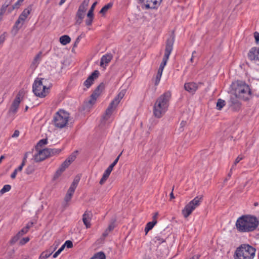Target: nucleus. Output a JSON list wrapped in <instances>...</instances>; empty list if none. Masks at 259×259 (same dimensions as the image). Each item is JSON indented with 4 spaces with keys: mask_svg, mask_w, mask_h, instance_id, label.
I'll return each instance as SVG.
<instances>
[{
    "mask_svg": "<svg viewBox=\"0 0 259 259\" xmlns=\"http://www.w3.org/2000/svg\"><path fill=\"white\" fill-rule=\"evenodd\" d=\"M258 225V219L251 215H243L237 219L235 223L236 229L241 233L253 232Z\"/></svg>",
    "mask_w": 259,
    "mask_h": 259,
    "instance_id": "obj_1",
    "label": "nucleus"
},
{
    "mask_svg": "<svg viewBox=\"0 0 259 259\" xmlns=\"http://www.w3.org/2000/svg\"><path fill=\"white\" fill-rule=\"evenodd\" d=\"M171 98V92L167 91L156 100L153 108V114L156 118H160L165 114L168 110Z\"/></svg>",
    "mask_w": 259,
    "mask_h": 259,
    "instance_id": "obj_2",
    "label": "nucleus"
},
{
    "mask_svg": "<svg viewBox=\"0 0 259 259\" xmlns=\"http://www.w3.org/2000/svg\"><path fill=\"white\" fill-rule=\"evenodd\" d=\"M174 41L175 39L174 37H170L167 39L166 41L165 53L162 59V62L160 64L155 77L153 78V81L155 85L156 86L158 85L160 82L163 69L166 65L169 56L173 50Z\"/></svg>",
    "mask_w": 259,
    "mask_h": 259,
    "instance_id": "obj_3",
    "label": "nucleus"
},
{
    "mask_svg": "<svg viewBox=\"0 0 259 259\" xmlns=\"http://www.w3.org/2000/svg\"><path fill=\"white\" fill-rule=\"evenodd\" d=\"M255 249L248 244H243L237 248L234 259H253L255 256Z\"/></svg>",
    "mask_w": 259,
    "mask_h": 259,
    "instance_id": "obj_4",
    "label": "nucleus"
},
{
    "mask_svg": "<svg viewBox=\"0 0 259 259\" xmlns=\"http://www.w3.org/2000/svg\"><path fill=\"white\" fill-rule=\"evenodd\" d=\"M47 80L44 78H36L32 86L33 92L39 98L46 97L50 92V87L46 84Z\"/></svg>",
    "mask_w": 259,
    "mask_h": 259,
    "instance_id": "obj_5",
    "label": "nucleus"
},
{
    "mask_svg": "<svg viewBox=\"0 0 259 259\" xmlns=\"http://www.w3.org/2000/svg\"><path fill=\"white\" fill-rule=\"evenodd\" d=\"M126 90H121L118 94L111 101L103 116V119L104 120L108 121L111 119L114 111L124 96Z\"/></svg>",
    "mask_w": 259,
    "mask_h": 259,
    "instance_id": "obj_6",
    "label": "nucleus"
},
{
    "mask_svg": "<svg viewBox=\"0 0 259 259\" xmlns=\"http://www.w3.org/2000/svg\"><path fill=\"white\" fill-rule=\"evenodd\" d=\"M69 119V114L64 110L60 109L54 116V124L56 127L63 128L67 126Z\"/></svg>",
    "mask_w": 259,
    "mask_h": 259,
    "instance_id": "obj_7",
    "label": "nucleus"
},
{
    "mask_svg": "<svg viewBox=\"0 0 259 259\" xmlns=\"http://www.w3.org/2000/svg\"><path fill=\"white\" fill-rule=\"evenodd\" d=\"M203 200L202 196H197L189 202L182 211L184 217L187 218L198 207Z\"/></svg>",
    "mask_w": 259,
    "mask_h": 259,
    "instance_id": "obj_8",
    "label": "nucleus"
},
{
    "mask_svg": "<svg viewBox=\"0 0 259 259\" xmlns=\"http://www.w3.org/2000/svg\"><path fill=\"white\" fill-rule=\"evenodd\" d=\"M235 95L243 100H248L251 97L249 87L245 83L238 84L235 89Z\"/></svg>",
    "mask_w": 259,
    "mask_h": 259,
    "instance_id": "obj_9",
    "label": "nucleus"
},
{
    "mask_svg": "<svg viewBox=\"0 0 259 259\" xmlns=\"http://www.w3.org/2000/svg\"><path fill=\"white\" fill-rule=\"evenodd\" d=\"M24 97V91H20L17 94L16 98L13 101L9 110V114L10 115H15L18 111L19 105L21 101L23 100Z\"/></svg>",
    "mask_w": 259,
    "mask_h": 259,
    "instance_id": "obj_10",
    "label": "nucleus"
},
{
    "mask_svg": "<svg viewBox=\"0 0 259 259\" xmlns=\"http://www.w3.org/2000/svg\"><path fill=\"white\" fill-rule=\"evenodd\" d=\"M162 0H138V3L141 4L145 9H157L160 5Z\"/></svg>",
    "mask_w": 259,
    "mask_h": 259,
    "instance_id": "obj_11",
    "label": "nucleus"
},
{
    "mask_svg": "<svg viewBox=\"0 0 259 259\" xmlns=\"http://www.w3.org/2000/svg\"><path fill=\"white\" fill-rule=\"evenodd\" d=\"M31 10L32 9L31 6L25 9L19 16L18 20L16 21L14 27L16 28L17 30L20 29L23 25L25 20L30 14Z\"/></svg>",
    "mask_w": 259,
    "mask_h": 259,
    "instance_id": "obj_12",
    "label": "nucleus"
},
{
    "mask_svg": "<svg viewBox=\"0 0 259 259\" xmlns=\"http://www.w3.org/2000/svg\"><path fill=\"white\" fill-rule=\"evenodd\" d=\"M103 89L104 85L102 84H100L91 95L90 99L88 102V104L90 105L91 106L94 105L97 101V99L101 94Z\"/></svg>",
    "mask_w": 259,
    "mask_h": 259,
    "instance_id": "obj_13",
    "label": "nucleus"
},
{
    "mask_svg": "<svg viewBox=\"0 0 259 259\" xmlns=\"http://www.w3.org/2000/svg\"><path fill=\"white\" fill-rule=\"evenodd\" d=\"M51 155V151L49 149L39 150L38 153L34 156V160L36 162L41 161Z\"/></svg>",
    "mask_w": 259,
    "mask_h": 259,
    "instance_id": "obj_14",
    "label": "nucleus"
},
{
    "mask_svg": "<svg viewBox=\"0 0 259 259\" xmlns=\"http://www.w3.org/2000/svg\"><path fill=\"white\" fill-rule=\"evenodd\" d=\"M202 84V83L199 82L198 83L190 82L186 83L184 85L185 89L191 94H194L199 88V85Z\"/></svg>",
    "mask_w": 259,
    "mask_h": 259,
    "instance_id": "obj_15",
    "label": "nucleus"
},
{
    "mask_svg": "<svg viewBox=\"0 0 259 259\" xmlns=\"http://www.w3.org/2000/svg\"><path fill=\"white\" fill-rule=\"evenodd\" d=\"M99 74V72L98 70L94 71L84 81V85L87 88H89L93 84L94 80L98 77Z\"/></svg>",
    "mask_w": 259,
    "mask_h": 259,
    "instance_id": "obj_16",
    "label": "nucleus"
},
{
    "mask_svg": "<svg viewBox=\"0 0 259 259\" xmlns=\"http://www.w3.org/2000/svg\"><path fill=\"white\" fill-rule=\"evenodd\" d=\"M113 58V56L110 53H107L103 55L100 60V65L101 67L106 68Z\"/></svg>",
    "mask_w": 259,
    "mask_h": 259,
    "instance_id": "obj_17",
    "label": "nucleus"
},
{
    "mask_svg": "<svg viewBox=\"0 0 259 259\" xmlns=\"http://www.w3.org/2000/svg\"><path fill=\"white\" fill-rule=\"evenodd\" d=\"M248 57L251 61H259V48L257 47L252 48L248 52Z\"/></svg>",
    "mask_w": 259,
    "mask_h": 259,
    "instance_id": "obj_18",
    "label": "nucleus"
},
{
    "mask_svg": "<svg viewBox=\"0 0 259 259\" xmlns=\"http://www.w3.org/2000/svg\"><path fill=\"white\" fill-rule=\"evenodd\" d=\"M238 97H231L230 99V107L235 111H239L241 107V103L237 99Z\"/></svg>",
    "mask_w": 259,
    "mask_h": 259,
    "instance_id": "obj_19",
    "label": "nucleus"
},
{
    "mask_svg": "<svg viewBox=\"0 0 259 259\" xmlns=\"http://www.w3.org/2000/svg\"><path fill=\"white\" fill-rule=\"evenodd\" d=\"M92 214L90 211H85L82 215V221L86 228H90L91 226V221Z\"/></svg>",
    "mask_w": 259,
    "mask_h": 259,
    "instance_id": "obj_20",
    "label": "nucleus"
},
{
    "mask_svg": "<svg viewBox=\"0 0 259 259\" xmlns=\"http://www.w3.org/2000/svg\"><path fill=\"white\" fill-rule=\"evenodd\" d=\"M79 181V178H75L73 180V181L72 182V184H71L69 188L68 189V190L67 192V194H68L72 196H73V195L74 193V191L78 185Z\"/></svg>",
    "mask_w": 259,
    "mask_h": 259,
    "instance_id": "obj_21",
    "label": "nucleus"
},
{
    "mask_svg": "<svg viewBox=\"0 0 259 259\" xmlns=\"http://www.w3.org/2000/svg\"><path fill=\"white\" fill-rule=\"evenodd\" d=\"M85 13L83 12H80V11L77 10L76 16H75V20L76 23L79 25L82 22V20L85 16Z\"/></svg>",
    "mask_w": 259,
    "mask_h": 259,
    "instance_id": "obj_22",
    "label": "nucleus"
},
{
    "mask_svg": "<svg viewBox=\"0 0 259 259\" xmlns=\"http://www.w3.org/2000/svg\"><path fill=\"white\" fill-rule=\"evenodd\" d=\"M41 56H42V53L41 52H39L34 57L31 66L33 68H36L37 65L39 64L41 59Z\"/></svg>",
    "mask_w": 259,
    "mask_h": 259,
    "instance_id": "obj_23",
    "label": "nucleus"
},
{
    "mask_svg": "<svg viewBox=\"0 0 259 259\" xmlns=\"http://www.w3.org/2000/svg\"><path fill=\"white\" fill-rule=\"evenodd\" d=\"M89 2L90 0H83L82 3L79 6L78 10L85 13Z\"/></svg>",
    "mask_w": 259,
    "mask_h": 259,
    "instance_id": "obj_24",
    "label": "nucleus"
},
{
    "mask_svg": "<svg viewBox=\"0 0 259 259\" xmlns=\"http://www.w3.org/2000/svg\"><path fill=\"white\" fill-rule=\"evenodd\" d=\"M120 156V154L119 155H118V157L113 162V163L112 164H111L108 166V167L105 171V172L109 174V175H110L112 170H113L114 166L117 164V163L119 160Z\"/></svg>",
    "mask_w": 259,
    "mask_h": 259,
    "instance_id": "obj_25",
    "label": "nucleus"
},
{
    "mask_svg": "<svg viewBox=\"0 0 259 259\" xmlns=\"http://www.w3.org/2000/svg\"><path fill=\"white\" fill-rule=\"evenodd\" d=\"M60 43L63 45H66L71 41L70 37L67 35H64L59 38Z\"/></svg>",
    "mask_w": 259,
    "mask_h": 259,
    "instance_id": "obj_26",
    "label": "nucleus"
},
{
    "mask_svg": "<svg viewBox=\"0 0 259 259\" xmlns=\"http://www.w3.org/2000/svg\"><path fill=\"white\" fill-rule=\"evenodd\" d=\"M156 223V220H153V221L149 222L146 224L144 230L146 234H147L148 232L153 228Z\"/></svg>",
    "mask_w": 259,
    "mask_h": 259,
    "instance_id": "obj_27",
    "label": "nucleus"
},
{
    "mask_svg": "<svg viewBox=\"0 0 259 259\" xmlns=\"http://www.w3.org/2000/svg\"><path fill=\"white\" fill-rule=\"evenodd\" d=\"M57 248V246H55L54 248V249L53 251H45L42 252L41 254L40 255L39 257V259H46L48 258L50 255L52 254L53 252Z\"/></svg>",
    "mask_w": 259,
    "mask_h": 259,
    "instance_id": "obj_28",
    "label": "nucleus"
},
{
    "mask_svg": "<svg viewBox=\"0 0 259 259\" xmlns=\"http://www.w3.org/2000/svg\"><path fill=\"white\" fill-rule=\"evenodd\" d=\"M35 169V168L34 164H29L26 168L25 173L27 175H31L34 172Z\"/></svg>",
    "mask_w": 259,
    "mask_h": 259,
    "instance_id": "obj_29",
    "label": "nucleus"
},
{
    "mask_svg": "<svg viewBox=\"0 0 259 259\" xmlns=\"http://www.w3.org/2000/svg\"><path fill=\"white\" fill-rule=\"evenodd\" d=\"M27 153H26L24 155V156L23 158L22 162L21 165L18 168H17L15 169L17 172L18 171H21L22 170L24 166L26 164V162L27 161Z\"/></svg>",
    "mask_w": 259,
    "mask_h": 259,
    "instance_id": "obj_30",
    "label": "nucleus"
},
{
    "mask_svg": "<svg viewBox=\"0 0 259 259\" xmlns=\"http://www.w3.org/2000/svg\"><path fill=\"white\" fill-rule=\"evenodd\" d=\"M225 105V101L221 99H219L217 103V109L221 110Z\"/></svg>",
    "mask_w": 259,
    "mask_h": 259,
    "instance_id": "obj_31",
    "label": "nucleus"
},
{
    "mask_svg": "<svg viewBox=\"0 0 259 259\" xmlns=\"http://www.w3.org/2000/svg\"><path fill=\"white\" fill-rule=\"evenodd\" d=\"M90 259H106V256L103 252H99L95 254Z\"/></svg>",
    "mask_w": 259,
    "mask_h": 259,
    "instance_id": "obj_32",
    "label": "nucleus"
},
{
    "mask_svg": "<svg viewBox=\"0 0 259 259\" xmlns=\"http://www.w3.org/2000/svg\"><path fill=\"white\" fill-rule=\"evenodd\" d=\"M112 6V4L111 3H109L105 6H104L100 10V13L102 14H105L107 11L110 9Z\"/></svg>",
    "mask_w": 259,
    "mask_h": 259,
    "instance_id": "obj_33",
    "label": "nucleus"
},
{
    "mask_svg": "<svg viewBox=\"0 0 259 259\" xmlns=\"http://www.w3.org/2000/svg\"><path fill=\"white\" fill-rule=\"evenodd\" d=\"M48 143V140L47 139H43L40 140L36 145V149H38L39 148L45 146Z\"/></svg>",
    "mask_w": 259,
    "mask_h": 259,
    "instance_id": "obj_34",
    "label": "nucleus"
},
{
    "mask_svg": "<svg viewBox=\"0 0 259 259\" xmlns=\"http://www.w3.org/2000/svg\"><path fill=\"white\" fill-rule=\"evenodd\" d=\"M243 156L242 155H239L235 160L233 164L232 165L231 170H233L235 168V166L239 163L241 160L243 159Z\"/></svg>",
    "mask_w": 259,
    "mask_h": 259,
    "instance_id": "obj_35",
    "label": "nucleus"
},
{
    "mask_svg": "<svg viewBox=\"0 0 259 259\" xmlns=\"http://www.w3.org/2000/svg\"><path fill=\"white\" fill-rule=\"evenodd\" d=\"M11 189V186L10 185H5L3 188L0 190V194H3L6 192H9Z\"/></svg>",
    "mask_w": 259,
    "mask_h": 259,
    "instance_id": "obj_36",
    "label": "nucleus"
},
{
    "mask_svg": "<svg viewBox=\"0 0 259 259\" xmlns=\"http://www.w3.org/2000/svg\"><path fill=\"white\" fill-rule=\"evenodd\" d=\"M64 170H63L61 168H59L56 171L55 174L53 177V180H56L59 178V177L62 175Z\"/></svg>",
    "mask_w": 259,
    "mask_h": 259,
    "instance_id": "obj_37",
    "label": "nucleus"
},
{
    "mask_svg": "<svg viewBox=\"0 0 259 259\" xmlns=\"http://www.w3.org/2000/svg\"><path fill=\"white\" fill-rule=\"evenodd\" d=\"M9 6V4H7L6 3H4L1 7L0 9V14L4 15V14L5 13L7 9L8 8V6Z\"/></svg>",
    "mask_w": 259,
    "mask_h": 259,
    "instance_id": "obj_38",
    "label": "nucleus"
},
{
    "mask_svg": "<svg viewBox=\"0 0 259 259\" xmlns=\"http://www.w3.org/2000/svg\"><path fill=\"white\" fill-rule=\"evenodd\" d=\"M97 3L96 2L93 3V4L92 5L91 8H90V10L89 11V12L87 14V16H89V17L94 16L93 12H94L95 7L96 5H97Z\"/></svg>",
    "mask_w": 259,
    "mask_h": 259,
    "instance_id": "obj_39",
    "label": "nucleus"
},
{
    "mask_svg": "<svg viewBox=\"0 0 259 259\" xmlns=\"http://www.w3.org/2000/svg\"><path fill=\"white\" fill-rule=\"evenodd\" d=\"M109 176L110 175L109 174H107L106 172H105L104 171V172L102 178H101V179L100 181V182H99L100 184L103 185L106 182V181L107 180V179L108 178Z\"/></svg>",
    "mask_w": 259,
    "mask_h": 259,
    "instance_id": "obj_40",
    "label": "nucleus"
},
{
    "mask_svg": "<svg viewBox=\"0 0 259 259\" xmlns=\"http://www.w3.org/2000/svg\"><path fill=\"white\" fill-rule=\"evenodd\" d=\"M71 163L69 162V160H67L66 159L63 162V163L60 165V168H61L63 170H65L66 168H67L69 165Z\"/></svg>",
    "mask_w": 259,
    "mask_h": 259,
    "instance_id": "obj_41",
    "label": "nucleus"
},
{
    "mask_svg": "<svg viewBox=\"0 0 259 259\" xmlns=\"http://www.w3.org/2000/svg\"><path fill=\"white\" fill-rule=\"evenodd\" d=\"M154 241L158 244H161L164 241V239L160 236H156L153 239Z\"/></svg>",
    "mask_w": 259,
    "mask_h": 259,
    "instance_id": "obj_42",
    "label": "nucleus"
},
{
    "mask_svg": "<svg viewBox=\"0 0 259 259\" xmlns=\"http://www.w3.org/2000/svg\"><path fill=\"white\" fill-rule=\"evenodd\" d=\"M94 16L89 17L87 16V19L85 20V24L88 26H91L92 24Z\"/></svg>",
    "mask_w": 259,
    "mask_h": 259,
    "instance_id": "obj_43",
    "label": "nucleus"
},
{
    "mask_svg": "<svg viewBox=\"0 0 259 259\" xmlns=\"http://www.w3.org/2000/svg\"><path fill=\"white\" fill-rule=\"evenodd\" d=\"M72 197V196L66 193L64 197V201L66 203L65 206H67L68 205V203L71 200Z\"/></svg>",
    "mask_w": 259,
    "mask_h": 259,
    "instance_id": "obj_44",
    "label": "nucleus"
},
{
    "mask_svg": "<svg viewBox=\"0 0 259 259\" xmlns=\"http://www.w3.org/2000/svg\"><path fill=\"white\" fill-rule=\"evenodd\" d=\"M28 231V230L26 227H24L22 228L21 230L17 234L20 237L23 235L26 234Z\"/></svg>",
    "mask_w": 259,
    "mask_h": 259,
    "instance_id": "obj_45",
    "label": "nucleus"
},
{
    "mask_svg": "<svg viewBox=\"0 0 259 259\" xmlns=\"http://www.w3.org/2000/svg\"><path fill=\"white\" fill-rule=\"evenodd\" d=\"M24 0H18L17 2L13 6L12 10L19 8L20 3H22Z\"/></svg>",
    "mask_w": 259,
    "mask_h": 259,
    "instance_id": "obj_46",
    "label": "nucleus"
},
{
    "mask_svg": "<svg viewBox=\"0 0 259 259\" xmlns=\"http://www.w3.org/2000/svg\"><path fill=\"white\" fill-rule=\"evenodd\" d=\"M64 245H65V247L66 246L68 248H70L73 247V243L72 241L70 240L66 241Z\"/></svg>",
    "mask_w": 259,
    "mask_h": 259,
    "instance_id": "obj_47",
    "label": "nucleus"
},
{
    "mask_svg": "<svg viewBox=\"0 0 259 259\" xmlns=\"http://www.w3.org/2000/svg\"><path fill=\"white\" fill-rule=\"evenodd\" d=\"M76 158V156L74 154H72L70 155L67 159V160H69V162L71 163L72 162H73Z\"/></svg>",
    "mask_w": 259,
    "mask_h": 259,
    "instance_id": "obj_48",
    "label": "nucleus"
},
{
    "mask_svg": "<svg viewBox=\"0 0 259 259\" xmlns=\"http://www.w3.org/2000/svg\"><path fill=\"white\" fill-rule=\"evenodd\" d=\"M20 236L17 234L16 236H15L14 237H13L11 240H10V243L11 244H14L15 243V242H16L19 239Z\"/></svg>",
    "mask_w": 259,
    "mask_h": 259,
    "instance_id": "obj_49",
    "label": "nucleus"
},
{
    "mask_svg": "<svg viewBox=\"0 0 259 259\" xmlns=\"http://www.w3.org/2000/svg\"><path fill=\"white\" fill-rule=\"evenodd\" d=\"M50 151H51V154H59V153H60L61 150L60 149H50Z\"/></svg>",
    "mask_w": 259,
    "mask_h": 259,
    "instance_id": "obj_50",
    "label": "nucleus"
},
{
    "mask_svg": "<svg viewBox=\"0 0 259 259\" xmlns=\"http://www.w3.org/2000/svg\"><path fill=\"white\" fill-rule=\"evenodd\" d=\"M29 237L23 238L20 242L21 245H24L29 241Z\"/></svg>",
    "mask_w": 259,
    "mask_h": 259,
    "instance_id": "obj_51",
    "label": "nucleus"
},
{
    "mask_svg": "<svg viewBox=\"0 0 259 259\" xmlns=\"http://www.w3.org/2000/svg\"><path fill=\"white\" fill-rule=\"evenodd\" d=\"M114 228H115L114 222H112L109 224V225L108 226L107 229L108 230V231L109 232H110V231H112Z\"/></svg>",
    "mask_w": 259,
    "mask_h": 259,
    "instance_id": "obj_52",
    "label": "nucleus"
},
{
    "mask_svg": "<svg viewBox=\"0 0 259 259\" xmlns=\"http://www.w3.org/2000/svg\"><path fill=\"white\" fill-rule=\"evenodd\" d=\"M20 132L18 130H16L14 131L13 134L12 136L13 138H17L19 136Z\"/></svg>",
    "mask_w": 259,
    "mask_h": 259,
    "instance_id": "obj_53",
    "label": "nucleus"
},
{
    "mask_svg": "<svg viewBox=\"0 0 259 259\" xmlns=\"http://www.w3.org/2000/svg\"><path fill=\"white\" fill-rule=\"evenodd\" d=\"M33 222H29L25 227L28 230L29 229L33 226Z\"/></svg>",
    "mask_w": 259,
    "mask_h": 259,
    "instance_id": "obj_54",
    "label": "nucleus"
},
{
    "mask_svg": "<svg viewBox=\"0 0 259 259\" xmlns=\"http://www.w3.org/2000/svg\"><path fill=\"white\" fill-rule=\"evenodd\" d=\"M17 174V172L15 170H14L13 172L11 175V178L13 179H15L16 177Z\"/></svg>",
    "mask_w": 259,
    "mask_h": 259,
    "instance_id": "obj_55",
    "label": "nucleus"
},
{
    "mask_svg": "<svg viewBox=\"0 0 259 259\" xmlns=\"http://www.w3.org/2000/svg\"><path fill=\"white\" fill-rule=\"evenodd\" d=\"M109 233V231H108V230L106 229L103 233V236L104 237H106L108 235Z\"/></svg>",
    "mask_w": 259,
    "mask_h": 259,
    "instance_id": "obj_56",
    "label": "nucleus"
},
{
    "mask_svg": "<svg viewBox=\"0 0 259 259\" xmlns=\"http://www.w3.org/2000/svg\"><path fill=\"white\" fill-rule=\"evenodd\" d=\"M254 37L256 41H259V33H255Z\"/></svg>",
    "mask_w": 259,
    "mask_h": 259,
    "instance_id": "obj_57",
    "label": "nucleus"
},
{
    "mask_svg": "<svg viewBox=\"0 0 259 259\" xmlns=\"http://www.w3.org/2000/svg\"><path fill=\"white\" fill-rule=\"evenodd\" d=\"M5 41V37L3 36H0V45L3 44Z\"/></svg>",
    "mask_w": 259,
    "mask_h": 259,
    "instance_id": "obj_58",
    "label": "nucleus"
},
{
    "mask_svg": "<svg viewBox=\"0 0 259 259\" xmlns=\"http://www.w3.org/2000/svg\"><path fill=\"white\" fill-rule=\"evenodd\" d=\"M60 254V252H59V251H57L54 254H53V258L57 257L59 254Z\"/></svg>",
    "mask_w": 259,
    "mask_h": 259,
    "instance_id": "obj_59",
    "label": "nucleus"
},
{
    "mask_svg": "<svg viewBox=\"0 0 259 259\" xmlns=\"http://www.w3.org/2000/svg\"><path fill=\"white\" fill-rule=\"evenodd\" d=\"M196 54V51H193L192 52V56H191V58L190 59V61L191 62H193V59H194V54Z\"/></svg>",
    "mask_w": 259,
    "mask_h": 259,
    "instance_id": "obj_60",
    "label": "nucleus"
},
{
    "mask_svg": "<svg viewBox=\"0 0 259 259\" xmlns=\"http://www.w3.org/2000/svg\"><path fill=\"white\" fill-rule=\"evenodd\" d=\"M174 189V188L173 187L172 189V191H171V192L170 194V199H172L175 198V196H174V193H173Z\"/></svg>",
    "mask_w": 259,
    "mask_h": 259,
    "instance_id": "obj_61",
    "label": "nucleus"
},
{
    "mask_svg": "<svg viewBox=\"0 0 259 259\" xmlns=\"http://www.w3.org/2000/svg\"><path fill=\"white\" fill-rule=\"evenodd\" d=\"M65 247V245L63 244L62 245V246L58 250V251H59V252H61L64 249V248Z\"/></svg>",
    "mask_w": 259,
    "mask_h": 259,
    "instance_id": "obj_62",
    "label": "nucleus"
},
{
    "mask_svg": "<svg viewBox=\"0 0 259 259\" xmlns=\"http://www.w3.org/2000/svg\"><path fill=\"white\" fill-rule=\"evenodd\" d=\"M66 1V0H61L59 3V5L60 6L62 5Z\"/></svg>",
    "mask_w": 259,
    "mask_h": 259,
    "instance_id": "obj_63",
    "label": "nucleus"
},
{
    "mask_svg": "<svg viewBox=\"0 0 259 259\" xmlns=\"http://www.w3.org/2000/svg\"><path fill=\"white\" fill-rule=\"evenodd\" d=\"M157 215H158V213L156 212L155 213V214L153 215V220H156Z\"/></svg>",
    "mask_w": 259,
    "mask_h": 259,
    "instance_id": "obj_64",
    "label": "nucleus"
}]
</instances>
